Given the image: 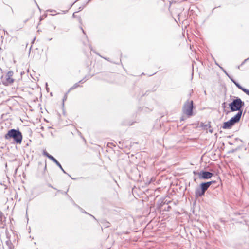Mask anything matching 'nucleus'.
Listing matches in <instances>:
<instances>
[{"label":"nucleus","instance_id":"f257e3e1","mask_svg":"<svg viewBox=\"0 0 249 249\" xmlns=\"http://www.w3.org/2000/svg\"><path fill=\"white\" fill-rule=\"evenodd\" d=\"M6 139L13 138L17 143L20 144L22 141V135L19 130L14 129H11L8 131L4 136Z\"/></svg>","mask_w":249,"mask_h":249},{"label":"nucleus","instance_id":"f03ea898","mask_svg":"<svg viewBox=\"0 0 249 249\" xmlns=\"http://www.w3.org/2000/svg\"><path fill=\"white\" fill-rule=\"evenodd\" d=\"M242 115L241 112H238L235 116L232 117L229 121L224 123L222 128L223 129H230L236 123L239 121Z\"/></svg>","mask_w":249,"mask_h":249},{"label":"nucleus","instance_id":"7ed1b4c3","mask_svg":"<svg viewBox=\"0 0 249 249\" xmlns=\"http://www.w3.org/2000/svg\"><path fill=\"white\" fill-rule=\"evenodd\" d=\"M1 79L2 83L5 86H7L12 84L15 81L13 71H8L2 76Z\"/></svg>","mask_w":249,"mask_h":249},{"label":"nucleus","instance_id":"20e7f679","mask_svg":"<svg viewBox=\"0 0 249 249\" xmlns=\"http://www.w3.org/2000/svg\"><path fill=\"white\" fill-rule=\"evenodd\" d=\"M244 103L240 98H237L229 104V107L231 111H238L241 112V109L244 106Z\"/></svg>","mask_w":249,"mask_h":249},{"label":"nucleus","instance_id":"39448f33","mask_svg":"<svg viewBox=\"0 0 249 249\" xmlns=\"http://www.w3.org/2000/svg\"><path fill=\"white\" fill-rule=\"evenodd\" d=\"M193 101L192 100H188L185 102L183 107L182 112L184 114L189 117L193 115Z\"/></svg>","mask_w":249,"mask_h":249},{"label":"nucleus","instance_id":"423d86ee","mask_svg":"<svg viewBox=\"0 0 249 249\" xmlns=\"http://www.w3.org/2000/svg\"><path fill=\"white\" fill-rule=\"evenodd\" d=\"M212 182H208L201 184V191L197 190L196 192V196H200L204 195L205 191L212 184Z\"/></svg>","mask_w":249,"mask_h":249},{"label":"nucleus","instance_id":"0eeeda50","mask_svg":"<svg viewBox=\"0 0 249 249\" xmlns=\"http://www.w3.org/2000/svg\"><path fill=\"white\" fill-rule=\"evenodd\" d=\"M213 175V173L207 171H202L199 174V177L204 179L210 178Z\"/></svg>","mask_w":249,"mask_h":249},{"label":"nucleus","instance_id":"6e6552de","mask_svg":"<svg viewBox=\"0 0 249 249\" xmlns=\"http://www.w3.org/2000/svg\"><path fill=\"white\" fill-rule=\"evenodd\" d=\"M205 128L206 129H208L210 133H212L213 132V130L211 126L210 122H209L207 124L205 125Z\"/></svg>","mask_w":249,"mask_h":249},{"label":"nucleus","instance_id":"1a4fd4ad","mask_svg":"<svg viewBox=\"0 0 249 249\" xmlns=\"http://www.w3.org/2000/svg\"><path fill=\"white\" fill-rule=\"evenodd\" d=\"M235 85L238 87L240 89H242L245 93H246L247 95L249 96V90L243 88L241 86H240L238 84L235 83Z\"/></svg>","mask_w":249,"mask_h":249},{"label":"nucleus","instance_id":"9d476101","mask_svg":"<svg viewBox=\"0 0 249 249\" xmlns=\"http://www.w3.org/2000/svg\"><path fill=\"white\" fill-rule=\"evenodd\" d=\"M50 159L53 161L54 162H55L57 165H58L59 167H60V168H62V166L61 165V164H60V163L56 160V159H55L53 157H50Z\"/></svg>","mask_w":249,"mask_h":249},{"label":"nucleus","instance_id":"9b49d317","mask_svg":"<svg viewBox=\"0 0 249 249\" xmlns=\"http://www.w3.org/2000/svg\"><path fill=\"white\" fill-rule=\"evenodd\" d=\"M79 86V85L78 83L75 84L71 88V89H74L75 88H77Z\"/></svg>","mask_w":249,"mask_h":249},{"label":"nucleus","instance_id":"f8f14e48","mask_svg":"<svg viewBox=\"0 0 249 249\" xmlns=\"http://www.w3.org/2000/svg\"><path fill=\"white\" fill-rule=\"evenodd\" d=\"M43 154L46 156V157H47L49 159H50V157H53L52 156L50 155L49 154H48L47 152H44L43 153Z\"/></svg>","mask_w":249,"mask_h":249}]
</instances>
